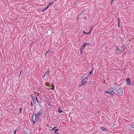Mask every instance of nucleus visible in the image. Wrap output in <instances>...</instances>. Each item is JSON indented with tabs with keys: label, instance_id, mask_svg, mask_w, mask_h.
I'll return each mask as SVG.
<instances>
[{
	"label": "nucleus",
	"instance_id": "nucleus-26",
	"mask_svg": "<svg viewBox=\"0 0 134 134\" xmlns=\"http://www.w3.org/2000/svg\"><path fill=\"white\" fill-rule=\"evenodd\" d=\"M54 131L56 132L58 131H59V130L58 129H56L54 130Z\"/></svg>",
	"mask_w": 134,
	"mask_h": 134
},
{
	"label": "nucleus",
	"instance_id": "nucleus-27",
	"mask_svg": "<svg viewBox=\"0 0 134 134\" xmlns=\"http://www.w3.org/2000/svg\"><path fill=\"white\" fill-rule=\"evenodd\" d=\"M86 32L85 31H82V33L84 34H86Z\"/></svg>",
	"mask_w": 134,
	"mask_h": 134
},
{
	"label": "nucleus",
	"instance_id": "nucleus-31",
	"mask_svg": "<svg viewBox=\"0 0 134 134\" xmlns=\"http://www.w3.org/2000/svg\"><path fill=\"white\" fill-rule=\"evenodd\" d=\"M46 9H44L43 10H41V11H42L43 12H44L45 10H46Z\"/></svg>",
	"mask_w": 134,
	"mask_h": 134
},
{
	"label": "nucleus",
	"instance_id": "nucleus-12",
	"mask_svg": "<svg viewBox=\"0 0 134 134\" xmlns=\"http://www.w3.org/2000/svg\"><path fill=\"white\" fill-rule=\"evenodd\" d=\"M93 71V69H92V70L90 71L89 72V74L91 75V74H92Z\"/></svg>",
	"mask_w": 134,
	"mask_h": 134
},
{
	"label": "nucleus",
	"instance_id": "nucleus-16",
	"mask_svg": "<svg viewBox=\"0 0 134 134\" xmlns=\"http://www.w3.org/2000/svg\"><path fill=\"white\" fill-rule=\"evenodd\" d=\"M54 1H53V2H50L49 4V5L50 6L52 4H53L54 3Z\"/></svg>",
	"mask_w": 134,
	"mask_h": 134
},
{
	"label": "nucleus",
	"instance_id": "nucleus-20",
	"mask_svg": "<svg viewBox=\"0 0 134 134\" xmlns=\"http://www.w3.org/2000/svg\"><path fill=\"white\" fill-rule=\"evenodd\" d=\"M91 32V30H90V31H89V32H86V34L87 35H88L90 34V33Z\"/></svg>",
	"mask_w": 134,
	"mask_h": 134
},
{
	"label": "nucleus",
	"instance_id": "nucleus-50",
	"mask_svg": "<svg viewBox=\"0 0 134 134\" xmlns=\"http://www.w3.org/2000/svg\"><path fill=\"white\" fill-rule=\"evenodd\" d=\"M49 55V54H48V55H47V56H48Z\"/></svg>",
	"mask_w": 134,
	"mask_h": 134
},
{
	"label": "nucleus",
	"instance_id": "nucleus-44",
	"mask_svg": "<svg viewBox=\"0 0 134 134\" xmlns=\"http://www.w3.org/2000/svg\"><path fill=\"white\" fill-rule=\"evenodd\" d=\"M57 132L55 131H54V133H56Z\"/></svg>",
	"mask_w": 134,
	"mask_h": 134
},
{
	"label": "nucleus",
	"instance_id": "nucleus-42",
	"mask_svg": "<svg viewBox=\"0 0 134 134\" xmlns=\"http://www.w3.org/2000/svg\"><path fill=\"white\" fill-rule=\"evenodd\" d=\"M51 84L52 85V86H53V85H54L53 84V83H52Z\"/></svg>",
	"mask_w": 134,
	"mask_h": 134
},
{
	"label": "nucleus",
	"instance_id": "nucleus-25",
	"mask_svg": "<svg viewBox=\"0 0 134 134\" xmlns=\"http://www.w3.org/2000/svg\"><path fill=\"white\" fill-rule=\"evenodd\" d=\"M109 94H110V96L111 97H113V94L112 93H109Z\"/></svg>",
	"mask_w": 134,
	"mask_h": 134
},
{
	"label": "nucleus",
	"instance_id": "nucleus-33",
	"mask_svg": "<svg viewBox=\"0 0 134 134\" xmlns=\"http://www.w3.org/2000/svg\"><path fill=\"white\" fill-rule=\"evenodd\" d=\"M76 3H77V2H74L73 3V4L74 5H75L76 4Z\"/></svg>",
	"mask_w": 134,
	"mask_h": 134
},
{
	"label": "nucleus",
	"instance_id": "nucleus-21",
	"mask_svg": "<svg viewBox=\"0 0 134 134\" xmlns=\"http://www.w3.org/2000/svg\"><path fill=\"white\" fill-rule=\"evenodd\" d=\"M51 90H54V85H53V86H52V88L51 89Z\"/></svg>",
	"mask_w": 134,
	"mask_h": 134
},
{
	"label": "nucleus",
	"instance_id": "nucleus-5",
	"mask_svg": "<svg viewBox=\"0 0 134 134\" xmlns=\"http://www.w3.org/2000/svg\"><path fill=\"white\" fill-rule=\"evenodd\" d=\"M127 82L126 84L127 85H130L131 84V80L129 77L126 80Z\"/></svg>",
	"mask_w": 134,
	"mask_h": 134
},
{
	"label": "nucleus",
	"instance_id": "nucleus-39",
	"mask_svg": "<svg viewBox=\"0 0 134 134\" xmlns=\"http://www.w3.org/2000/svg\"><path fill=\"white\" fill-rule=\"evenodd\" d=\"M21 71H20V75H19V76H20V75H21Z\"/></svg>",
	"mask_w": 134,
	"mask_h": 134
},
{
	"label": "nucleus",
	"instance_id": "nucleus-43",
	"mask_svg": "<svg viewBox=\"0 0 134 134\" xmlns=\"http://www.w3.org/2000/svg\"><path fill=\"white\" fill-rule=\"evenodd\" d=\"M47 54V53H46L45 55V56H46Z\"/></svg>",
	"mask_w": 134,
	"mask_h": 134
},
{
	"label": "nucleus",
	"instance_id": "nucleus-23",
	"mask_svg": "<svg viewBox=\"0 0 134 134\" xmlns=\"http://www.w3.org/2000/svg\"><path fill=\"white\" fill-rule=\"evenodd\" d=\"M50 6L49 5V4L47 6L46 8H45L46 9H47Z\"/></svg>",
	"mask_w": 134,
	"mask_h": 134
},
{
	"label": "nucleus",
	"instance_id": "nucleus-29",
	"mask_svg": "<svg viewBox=\"0 0 134 134\" xmlns=\"http://www.w3.org/2000/svg\"><path fill=\"white\" fill-rule=\"evenodd\" d=\"M30 104L31 105L32 107L33 106V104L32 103V102H31L30 103Z\"/></svg>",
	"mask_w": 134,
	"mask_h": 134
},
{
	"label": "nucleus",
	"instance_id": "nucleus-32",
	"mask_svg": "<svg viewBox=\"0 0 134 134\" xmlns=\"http://www.w3.org/2000/svg\"><path fill=\"white\" fill-rule=\"evenodd\" d=\"M83 11H82L80 13V14H81V15L82 14H83Z\"/></svg>",
	"mask_w": 134,
	"mask_h": 134
},
{
	"label": "nucleus",
	"instance_id": "nucleus-15",
	"mask_svg": "<svg viewBox=\"0 0 134 134\" xmlns=\"http://www.w3.org/2000/svg\"><path fill=\"white\" fill-rule=\"evenodd\" d=\"M22 107H21L19 108V113H21L22 111Z\"/></svg>",
	"mask_w": 134,
	"mask_h": 134
},
{
	"label": "nucleus",
	"instance_id": "nucleus-47",
	"mask_svg": "<svg viewBox=\"0 0 134 134\" xmlns=\"http://www.w3.org/2000/svg\"><path fill=\"white\" fill-rule=\"evenodd\" d=\"M56 133H57V134H59V133L57 132Z\"/></svg>",
	"mask_w": 134,
	"mask_h": 134
},
{
	"label": "nucleus",
	"instance_id": "nucleus-13",
	"mask_svg": "<svg viewBox=\"0 0 134 134\" xmlns=\"http://www.w3.org/2000/svg\"><path fill=\"white\" fill-rule=\"evenodd\" d=\"M24 134H28V131L27 130H25L24 131Z\"/></svg>",
	"mask_w": 134,
	"mask_h": 134
},
{
	"label": "nucleus",
	"instance_id": "nucleus-36",
	"mask_svg": "<svg viewBox=\"0 0 134 134\" xmlns=\"http://www.w3.org/2000/svg\"><path fill=\"white\" fill-rule=\"evenodd\" d=\"M114 1V0H111V3L112 4Z\"/></svg>",
	"mask_w": 134,
	"mask_h": 134
},
{
	"label": "nucleus",
	"instance_id": "nucleus-14",
	"mask_svg": "<svg viewBox=\"0 0 134 134\" xmlns=\"http://www.w3.org/2000/svg\"><path fill=\"white\" fill-rule=\"evenodd\" d=\"M46 85L47 86L49 87L50 86V84L48 82H47L46 83Z\"/></svg>",
	"mask_w": 134,
	"mask_h": 134
},
{
	"label": "nucleus",
	"instance_id": "nucleus-30",
	"mask_svg": "<svg viewBox=\"0 0 134 134\" xmlns=\"http://www.w3.org/2000/svg\"><path fill=\"white\" fill-rule=\"evenodd\" d=\"M113 91H111L110 92H109V93H111L113 94Z\"/></svg>",
	"mask_w": 134,
	"mask_h": 134
},
{
	"label": "nucleus",
	"instance_id": "nucleus-46",
	"mask_svg": "<svg viewBox=\"0 0 134 134\" xmlns=\"http://www.w3.org/2000/svg\"><path fill=\"white\" fill-rule=\"evenodd\" d=\"M84 18L85 19H86V17H84Z\"/></svg>",
	"mask_w": 134,
	"mask_h": 134
},
{
	"label": "nucleus",
	"instance_id": "nucleus-41",
	"mask_svg": "<svg viewBox=\"0 0 134 134\" xmlns=\"http://www.w3.org/2000/svg\"><path fill=\"white\" fill-rule=\"evenodd\" d=\"M57 127V126H55V127H54L53 128L55 129V128H56Z\"/></svg>",
	"mask_w": 134,
	"mask_h": 134
},
{
	"label": "nucleus",
	"instance_id": "nucleus-9",
	"mask_svg": "<svg viewBox=\"0 0 134 134\" xmlns=\"http://www.w3.org/2000/svg\"><path fill=\"white\" fill-rule=\"evenodd\" d=\"M33 100V102L35 104L36 103V97L34 96V98H32Z\"/></svg>",
	"mask_w": 134,
	"mask_h": 134
},
{
	"label": "nucleus",
	"instance_id": "nucleus-1",
	"mask_svg": "<svg viewBox=\"0 0 134 134\" xmlns=\"http://www.w3.org/2000/svg\"><path fill=\"white\" fill-rule=\"evenodd\" d=\"M43 111L42 109L40 110V111H38L37 114L35 113L32 116L31 120L34 124L36 122H37L40 118L39 115H41L43 113Z\"/></svg>",
	"mask_w": 134,
	"mask_h": 134
},
{
	"label": "nucleus",
	"instance_id": "nucleus-37",
	"mask_svg": "<svg viewBox=\"0 0 134 134\" xmlns=\"http://www.w3.org/2000/svg\"><path fill=\"white\" fill-rule=\"evenodd\" d=\"M54 130H55V129L54 128H53L52 129V130H52V131H53Z\"/></svg>",
	"mask_w": 134,
	"mask_h": 134
},
{
	"label": "nucleus",
	"instance_id": "nucleus-35",
	"mask_svg": "<svg viewBox=\"0 0 134 134\" xmlns=\"http://www.w3.org/2000/svg\"><path fill=\"white\" fill-rule=\"evenodd\" d=\"M82 85H82V84L80 85H79V87H80Z\"/></svg>",
	"mask_w": 134,
	"mask_h": 134
},
{
	"label": "nucleus",
	"instance_id": "nucleus-24",
	"mask_svg": "<svg viewBox=\"0 0 134 134\" xmlns=\"http://www.w3.org/2000/svg\"><path fill=\"white\" fill-rule=\"evenodd\" d=\"M104 93H108V94H109L110 93H109V92L108 91H106L105 92H104Z\"/></svg>",
	"mask_w": 134,
	"mask_h": 134
},
{
	"label": "nucleus",
	"instance_id": "nucleus-45",
	"mask_svg": "<svg viewBox=\"0 0 134 134\" xmlns=\"http://www.w3.org/2000/svg\"><path fill=\"white\" fill-rule=\"evenodd\" d=\"M118 51H119V52H120V51H121V50H120V49H119V50H118Z\"/></svg>",
	"mask_w": 134,
	"mask_h": 134
},
{
	"label": "nucleus",
	"instance_id": "nucleus-17",
	"mask_svg": "<svg viewBox=\"0 0 134 134\" xmlns=\"http://www.w3.org/2000/svg\"><path fill=\"white\" fill-rule=\"evenodd\" d=\"M115 49H116V51H118V50H119V48L118 47V46H115Z\"/></svg>",
	"mask_w": 134,
	"mask_h": 134
},
{
	"label": "nucleus",
	"instance_id": "nucleus-19",
	"mask_svg": "<svg viewBox=\"0 0 134 134\" xmlns=\"http://www.w3.org/2000/svg\"><path fill=\"white\" fill-rule=\"evenodd\" d=\"M18 130V129H16L14 130L13 131V132L14 133V134H16V132Z\"/></svg>",
	"mask_w": 134,
	"mask_h": 134
},
{
	"label": "nucleus",
	"instance_id": "nucleus-10",
	"mask_svg": "<svg viewBox=\"0 0 134 134\" xmlns=\"http://www.w3.org/2000/svg\"><path fill=\"white\" fill-rule=\"evenodd\" d=\"M83 45H85L84 46L85 47V46L87 45H90V44L89 43H87L85 42L84 44H83Z\"/></svg>",
	"mask_w": 134,
	"mask_h": 134
},
{
	"label": "nucleus",
	"instance_id": "nucleus-8",
	"mask_svg": "<svg viewBox=\"0 0 134 134\" xmlns=\"http://www.w3.org/2000/svg\"><path fill=\"white\" fill-rule=\"evenodd\" d=\"M60 106H59V108L58 109V112L59 113H61L63 112V111L60 110Z\"/></svg>",
	"mask_w": 134,
	"mask_h": 134
},
{
	"label": "nucleus",
	"instance_id": "nucleus-11",
	"mask_svg": "<svg viewBox=\"0 0 134 134\" xmlns=\"http://www.w3.org/2000/svg\"><path fill=\"white\" fill-rule=\"evenodd\" d=\"M85 45H83V44L82 46H81V47L80 49L82 50H83L84 48L85 47L84 46Z\"/></svg>",
	"mask_w": 134,
	"mask_h": 134
},
{
	"label": "nucleus",
	"instance_id": "nucleus-49",
	"mask_svg": "<svg viewBox=\"0 0 134 134\" xmlns=\"http://www.w3.org/2000/svg\"><path fill=\"white\" fill-rule=\"evenodd\" d=\"M118 26H119V25H118Z\"/></svg>",
	"mask_w": 134,
	"mask_h": 134
},
{
	"label": "nucleus",
	"instance_id": "nucleus-7",
	"mask_svg": "<svg viewBox=\"0 0 134 134\" xmlns=\"http://www.w3.org/2000/svg\"><path fill=\"white\" fill-rule=\"evenodd\" d=\"M36 101H37V103H39L41 102V99H40V101H39L38 99V98L37 97H36Z\"/></svg>",
	"mask_w": 134,
	"mask_h": 134
},
{
	"label": "nucleus",
	"instance_id": "nucleus-38",
	"mask_svg": "<svg viewBox=\"0 0 134 134\" xmlns=\"http://www.w3.org/2000/svg\"><path fill=\"white\" fill-rule=\"evenodd\" d=\"M132 127L133 128H134V125H133L132 126Z\"/></svg>",
	"mask_w": 134,
	"mask_h": 134
},
{
	"label": "nucleus",
	"instance_id": "nucleus-22",
	"mask_svg": "<svg viewBox=\"0 0 134 134\" xmlns=\"http://www.w3.org/2000/svg\"><path fill=\"white\" fill-rule=\"evenodd\" d=\"M83 50H80V54H82V51H83Z\"/></svg>",
	"mask_w": 134,
	"mask_h": 134
},
{
	"label": "nucleus",
	"instance_id": "nucleus-2",
	"mask_svg": "<svg viewBox=\"0 0 134 134\" xmlns=\"http://www.w3.org/2000/svg\"><path fill=\"white\" fill-rule=\"evenodd\" d=\"M122 89V87H121L120 88L118 89L116 91L114 92L113 93L114 94H115L116 95L118 96L120 94L121 92H122V94L121 95V96H122L123 95Z\"/></svg>",
	"mask_w": 134,
	"mask_h": 134
},
{
	"label": "nucleus",
	"instance_id": "nucleus-40",
	"mask_svg": "<svg viewBox=\"0 0 134 134\" xmlns=\"http://www.w3.org/2000/svg\"><path fill=\"white\" fill-rule=\"evenodd\" d=\"M90 76V75H88L86 77H87V76Z\"/></svg>",
	"mask_w": 134,
	"mask_h": 134
},
{
	"label": "nucleus",
	"instance_id": "nucleus-18",
	"mask_svg": "<svg viewBox=\"0 0 134 134\" xmlns=\"http://www.w3.org/2000/svg\"><path fill=\"white\" fill-rule=\"evenodd\" d=\"M113 90V88L112 87H110L109 89V91L110 92L112 91Z\"/></svg>",
	"mask_w": 134,
	"mask_h": 134
},
{
	"label": "nucleus",
	"instance_id": "nucleus-4",
	"mask_svg": "<svg viewBox=\"0 0 134 134\" xmlns=\"http://www.w3.org/2000/svg\"><path fill=\"white\" fill-rule=\"evenodd\" d=\"M50 69H48L47 71L44 74L43 77L45 76H46L47 77V76L48 77L49 74L50 73Z\"/></svg>",
	"mask_w": 134,
	"mask_h": 134
},
{
	"label": "nucleus",
	"instance_id": "nucleus-28",
	"mask_svg": "<svg viewBox=\"0 0 134 134\" xmlns=\"http://www.w3.org/2000/svg\"><path fill=\"white\" fill-rule=\"evenodd\" d=\"M31 96L32 97V98H34V96L32 95H31Z\"/></svg>",
	"mask_w": 134,
	"mask_h": 134
},
{
	"label": "nucleus",
	"instance_id": "nucleus-34",
	"mask_svg": "<svg viewBox=\"0 0 134 134\" xmlns=\"http://www.w3.org/2000/svg\"><path fill=\"white\" fill-rule=\"evenodd\" d=\"M51 50H49L47 52H46V53H47H47H48V52H51Z\"/></svg>",
	"mask_w": 134,
	"mask_h": 134
},
{
	"label": "nucleus",
	"instance_id": "nucleus-3",
	"mask_svg": "<svg viewBox=\"0 0 134 134\" xmlns=\"http://www.w3.org/2000/svg\"><path fill=\"white\" fill-rule=\"evenodd\" d=\"M88 78L87 77H86L85 78L82 79L81 82V83H82V85L83 86L85 84L87 81Z\"/></svg>",
	"mask_w": 134,
	"mask_h": 134
},
{
	"label": "nucleus",
	"instance_id": "nucleus-48",
	"mask_svg": "<svg viewBox=\"0 0 134 134\" xmlns=\"http://www.w3.org/2000/svg\"><path fill=\"white\" fill-rule=\"evenodd\" d=\"M92 27H91V30H92Z\"/></svg>",
	"mask_w": 134,
	"mask_h": 134
},
{
	"label": "nucleus",
	"instance_id": "nucleus-6",
	"mask_svg": "<svg viewBox=\"0 0 134 134\" xmlns=\"http://www.w3.org/2000/svg\"><path fill=\"white\" fill-rule=\"evenodd\" d=\"M100 129L104 131H106L107 130L106 128L103 127H101Z\"/></svg>",
	"mask_w": 134,
	"mask_h": 134
}]
</instances>
